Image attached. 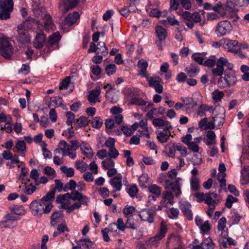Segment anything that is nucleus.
<instances>
[{"label": "nucleus", "mask_w": 249, "mask_h": 249, "mask_svg": "<svg viewBox=\"0 0 249 249\" xmlns=\"http://www.w3.org/2000/svg\"><path fill=\"white\" fill-rule=\"evenodd\" d=\"M178 171L174 169L169 171L167 174L168 179L165 181V188L166 189H171L175 193L177 197H179L181 195V182L182 179L180 178H177Z\"/></svg>", "instance_id": "f257e3e1"}, {"label": "nucleus", "mask_w": 249, "mask_h": 249, "mask_svg": "<svg viewBox=\"0 0 249 249\" xmlns=\"http://www.w3.org/2000/svg\"><path fill=\"white\" fill-rule=\"evenodd\" d=\"M32 213L35 216H41L43 214H47L51 211L50 203H45L40 199L33 201L30 205Z\"/></svg>", "instance_id": "f03ea898"}, {"label": "nucleus", "mask_w": 249, "mask_h": 249, "mask_svg": "<svg viewBox=\"0 0 249 249\" xmlns=\"http://www.w3.org/2000/svg\"><path fill=\"white\" fill-rule=\"evenodd\" d=\"M224 66L229 70H232L233 65L229 62V60L224 57H220L216 61V67L212 69V72L213 76L221 77L224 71Z\"/></svg>", "instance_id": "7ed1b4c3"}, {"label": "nucleus", "mask_w": 249, "mask_h": 249, "mask_svg": "<svg viewBox=\"0 0 249 249\" xmlns=\"http://www.w3.org/2000/svg\"><path fill=\"white\" fill-rule=\"evenodd\" d=\"M14 49L9 38L6 37L0 38V54L4 58L10 59L13 54Z\"/></svg>", "instance_id": "20e7f679"}, {"label": "nucleus", "mask_w": 249, "mask_h": 249, "mask_svg": "<svg viewBox=\"0 0 249 249\" xmlns=\"http://www.w3.org/2000/svg\"><path fill=\"white\" fill-rule=\"evenodd\" d=\"M13 0H0V19H7L13 10Z\"/></svg>", "instance_id": "39448f33"}, {"label": "nucleus", "mask_w": 249, "mask_h": 249, "mask_svg": "<svg viewBox=\"0 0 249 249\" xmlns=\"http://www.w3.org/2000/svg\"><path fill=\"white\" fill-rule=\"evenodd\" d=\"M167 232V225L164 221H162L160 223V229L159 233L155 236L150 238L146 241V243L151 247H157L160 241L165 237Z\"/></svg>", "instance_id": "423d86ee"}, {"label": "nucleus", "mask_w": 249, "mask_h": 249, "mask_svg": "<svg viewBox=\"0 0 249 249\" xmlns=\"http://www.w3.org/2000/svg\"><path fill=\"white\" fill-rule=\"evenodd\" d=\"M71 144H68L64 140H61L58 144V148L55 150L56 153H63V156H66L69 151H75L78 148V142L76 140L71 142Z\"/></svg>", "instance_id": "0eeeda50"}, {"label": "nucleus", "mask_w": 249, "mask_h": 249, "mask_svg": "<svg viewBox=\"0 0 249 249\" xmlns=\"http://www.w3.org/2000/svg\"><path fill=\"white\" fill-rule=\"evenodd\" d=\"M185 25L190 29L194 26V22H199L201 21V17L198 12L191 13L188 11H185L182 14Z\"/></svg>", "instance_id": "6e6552de"}, {"label": "nucleus", "mask_w": 249, "mask_h": 249, "mask_svg": "<svg viewBox=\"0 0 249 249\" xmlns=\"http://www.w3.org/2000/svg\"><path fill=\"white\" fill-rule=\"evenodd\" d=\"M232 29V25L230 21L227 20H222L216 26L215 33L218 37H221L229 34Z\"/></svg>", "instance_id": "1a4fd4ad"}, {"label": "nucleus", "mask_w": 249, "mask_h": 249, "mask_svg": "<svg viewBox=\"0 0 249 249\" xmlns=\"http://www.w3.org/2000/svg\"><path fill=\"white\" fill-rule=\"evenodd\" d=\"M18 218L17 216L11 213L5 214L2 220L0 221V227L2 228H14L17 226V220Z\"/></svg>", "instance_id": "9d476101"}, {"label": "nucleus", "mask_w": 249, "mask_h": 249, "mask_svg": "<svg viewBox=\"0 0 249 249\" xmlns=\"http://www.w3.org/2000/svg\"><path fill=\"white\" fill-rule=\"evenodd\" d=\"M236 77L234 74H228L225 76H221L217 81L219 88L223 89L233 86L236 82Z\"/></svg>", "instance_id": "9b49d317"}, {"label": "nucleus", "mask_w": 249, "mask_h": 249, "mask_svg": "<svg viewBox=\"0 0 249 249\" xmlns=\"http://www.w3.org/2000/svg\"><path fill=\"white\" fill-rule=\"evenodd\" d=\"M156 214V209H144L139 212V215L142 221L152 223Z\"/></svg>", "instance_id": "f8f14e48"}, {"label": "nucleus", "mask_w": 249, "mask_h": 249, "mask_svg": "<svg viewBox=\"0 0 249 249\" xmlns=\"http://www.w3.org/2000/svg\"><path fill=\"white\" fill-rule=\"evenodd\" d=\"M238 42L236 40H230L228 38L224 39L223 47L227 50L228 52L235 54L238 53L239 51Z\"/></svg>", "instance_id": "ddd939ff"}, {"label": "nucleus", "mask_w": 249, "mask_h": 249, "mask_svg": "<svg viewBox=\"0 0 249 249\" xmlns=\"http://www.w3.org/2000/svg\"><path fill=\"white\" fill-rule=\"evenodd\" d=\"M150 87H153L155 89V91L159 93H160L163 91V87L160 84L161 82V79L158 76H153L149 77L147 76V77H145Z\"/></svg>", "instance_id": "4468645a"}, {"label": "nucleus", "mask_w": 249, "mask_h": 249, "mask_svg": "<svg viewBox=\"0 0 249 249\" xmlns=\"http://www.w3.org/2000/svg\"><path fill=\"white\" fill-rule=\"evenodd\" d=\"M78 3V0H62L59 3V9L62 13H66L75 7Z\"/></svg>", "instance_id": "2eb2a0df"}, {"label": "nucleus", "mask_w": 249, "mask_h": 249, "mask_svg": "<svg viewBox=\"0 0 249 249\" xmlns=\"http://www.w3.org/2000/svg\"><path fill=\"white\" fill-rule=\"evenodd\" d=\"M32 10L35 16L42 18L47 14L45 9L41 5L39 0H34L32 4Z\"/></svg>", "instance_id": "dca6fc26"}, {"label": "nucleus", "mask_w": 249, "mask_h": 249, "mask_svg": "<svg viewBox=\"0 0 249 249\" xmlns=\"http://www.w3.org/2000/svg\"><path fill=\"white\" fill-rule=\"evenodd\" d=\"M123 177L121 174H118L116 176L110 178L109 183L113 189L112 192H119L122 188Z\"/></svg>", "instance_id": "f3484780"}, {"label": "nucleus", "mask_w": 249, "mask_h": 249, "mask_svg": "<svg viewBox=\"0 0 249 249\" xmlns=\"http://www.w3.org/2000/svg\"><path fill=\"white\" fill-rule=\"evenodd\" d=\"M179 209L183 213L184 216L189 220L193 219V213L191 210V205L187 201H181L179 202Z\"/></svg>", "instance_id": "a211bd4d"}, {"label": "nucleus", "mask_w": 249, "mask_h": 249, "mask_svg": "<svg viewBox=\"0 0 249 249\" xmlns=\"http://www.w3.org/2000/svg\"><path fill=\"white\" fill-rule=\"evenodd\" d=\"M71 194L69 193H66L63 195H59L56 198V202L61 204V206L63 209L69 211V208L71 206L70 202Z\"/></svg>", "instance_id": "6ab92c4d"}, {"label": "nucleus", "mask_w": 249, "mask_h": 249, "mask_svg": "<svg viewBox=\"0 0 249 249\" xmlns=\"http://www.w3.org/2000/svg\"><path fill=\"white\" fill-rule=\"evenodd\" d=\"M60 39V35L59 33L55 32L50 36L46 45L48 48H53V49L58 48V44Z\"/></svg>", "instance_id": "aec40b11"}, {"label": "nucleus", "mask_w": 249, "mask_h": 249, "mask_svg": "<svg viewBox=\"0 0 249 249\" xmlns=\"http://www.w3.org/2000/svg\"><path fill=\"white\" fill-rule=\"evenodd\" d=\"M152 124L155 127H163V130H170L173 128L169 122L161 118L154 119Z\"/></svg>", "instance_id": "412c9836"}, {"label": "nucleus", "mask_w": 249, "mask_h": 249, "mask_svg": "<svg viewBox=\"0 0 249 249\" xmlns=\"http://www.w3.org/2000/svg\"><path fill=\"white\" fill-rule=\"evenodd\" d=\"M70 194L71 199L74 201H82L83 205H87L89 201V197L83 195L82 194L77 191H73Z\"/></svg>", "instance_id": "4be33fe9"}, {"label": "nucleus", "mask_w": 249, "mask_h": 249, "mask_svg": "<svg viewBox=\"0 0 249 249\" xmlns=\"http://www.w3.org/2000/svg\"><path fill=\"white\" fill-rule=\"evenodd\" d=\"M222 1L223 3V5H224L225 10L230 12L233 11V8L235 6H242L239 4L241 2L240 0H222Z\"/></svg>", "instance_id": "5701e85b"}, {"label": "nucleus", "mask_w": 249, "mask_h": 249, "mask_svg": "<svg viewBox=\"0 0 249 249\" xmlns=\"http://www.w3.org/2000/svg\"><path fill=\"white\" fill-rule=\"evenodd\" d=\"M220 112L219 114H214V116L213 117V121L215 124H217V126L219 127L222 125L224 123V109L223 107H219L217 108Z\"/></svg>", "instance_id": "b1692460"}, {"label": "nucleus", "mask_w": 249, "mask_h": 249, "mask_svg": "<svg viewBox=\"0 0 249 249\" xmlns=\"http://www.w3.org/2000/svg\"><path fill=\"white\" fill-rule=\"evenodd\" d=\"M101 93V90L99 88L96 87L95 89L90 91L88 94V100L91 104H95L97 102H100L99 96Z\"/></svg>", "instance_id": "393cba45"}, {"label": "nucleus", "mask_w": 249, "mask_h": 249, "mask_svg": "<svg viewBox=\"0 0 249 249\" xmlns=\"http://www.w3.org/2000/svg\"><path fill=\"white\" fill-rule=\"evenodd\" d=\"M157 139L162 143L166 142L169 140L170 136L171 135L170 130H163V131L157 132Z\"/></svg>", "instance_id": "a878e982"}, {"label": "nucleus", "mask_w": 249, "mask_h": 249, "mask_svg": "<svg viewBox=\"0 0 249 249\" xmlns=\"http://www.w3.org/2000/svg\"><path fill=\"white\" fill-rule=\"evenodd\" d=\"M45 42V37L44 35L42 33H38L34 41V46L36 48L40 49L44 46Z\"/></svg>", "instance_id": "bb28decb"}, {"label": "nucleus", "mask_w": 249, "mask_h": 249, "mask_svg": "<svg viewBox=\"0 0 249 249\" xmlns=\"http://www.w3.org/2000/svg\"><path fill=\"white\" fill-rule=\"evenodd\" d=\"M148 63L143 59L139 60L138 62V67L141 69L139 71V74L142 77H147V68Z\"/></svg>", "instance_id": "cd10ccee"}, {"label": "nucleus", "mask_w": 249, "mask_h": 249, "mask_svg": "<svg viewBox=\"0 0 249 249\" xmlns=\"http://www.w3.org/2000/svg\"><path fill=\"white\" fill-rule=\"evenodd\" d=\"M81 150L83 154L86 155L88 158H91L93 153L90 146L86 142H82L80 145Z\"/></svg>", "instance_id": "c85d7f7f"}, {"label": "nucleus", "mask_w": 249, "mask_h": 249, "mask_svg": "<svg viewBox=\"0 0 249 249\" xmlns=\"http://www.w3.org/2000/svg\"><path fill=\"white\" fill-rule=\"evenodd\" d=\"M80 15L77 12H73L67 16L65 18V23L68 26H71L77 21Z\"/></svg>", "instance_id": "c756f323"}, {"label": "nucleus", "mask_w": 249, "mask_h": 249, "mask_svg": "<svg viewBox=\"0 0 249 249\" xmlns=\"http://www.w3.org/2000/svg\"><path fill=\"white\" fill-rule=\"evenodd\" d=\"M174 202V197L173 194L169 192H164L163 193L162 202L165 206L173 205Z\"/></svg>", "instance_id": "7c9ffc66"}, {"label": "nucleus", "mask_w": 249, "mask_h": 249, "mask_svg": "<svg viewBox=\"0 0 249 249\" xmlns=\"http://www.w3.org/2000/svg\"><path fill=\"white\" fill-rule=\"evenodd\" d=\"M155 33L160 41L165 39L167 36V31L161 26H157L155 28Z\"/></svg>", "instance_id": "2f4dec72"}, {"label": "nucleus", "mask_w": 249, "mask_h": 249, "mask_svg": "<svg viewBox=\"0 0 249 249\" xmlns=\"http://www.w3.org/2000/svg\"><path fill=\"white\" fill-rule=\"evenodd\" d=\"M40 22L35 20L32 18H29L25 21H23L20 24L22 25L27 30L32 29L35 25H39Z\"/></svg>", "instance_id": "473e14b6"}, {"label": "nucleus", "mask_w": 249, "mask_h": 249, "mask_svg": "<svg viewBox=\"0 0 249 249\" xmlns=\"http://www.w3.org/2000/svg\"><path fill=\"white\" fill-rule=\"evenodd\" d=\"M10 160V162H7L6 163V166H7L9 168H14L16 164L17 165L18 167H20L21 166L24 165V162L20 161L18 159V156L16 155H14L12 159Z\"/></svg>", "instance_id": "72a5a7b5"}, {"label": "nucleus", "mask_w": 249, "mask_h": 249, "mask_svg": "<svg viewBox=\"0 0 249 249\" xmlns=\"http://www.w3.org/2000/svg\"><path fill=\"white\" fill-rule=\"evenodd\" d=\"M89 121L88 118L82 116L77 119L75 122H74V127L76 128L82 127L87 125L89 123Z\"/></svg>", "instance_id": "f704fd0d"}, {"label": "nucleus", "mask_w": 249, "mask_h": 249, "mask_svg": "<svg viewBox=\"0 0 249 249\" xmlns=\"http://www.w3.org/2000/svg\"><path fill=\"white\" fill-rule=\"evenodd\" d=\"M78 245L83 247L85 246L88 249H94L96 246L95 243L89 238L81 239L78 241Z\"/></svg>", "instance_id": "c9c22d12"}, {"label": "nucleus", "mask_w": 249, "mask_h": 249, "mask_svg": "<svg viewBox=\"0 0 249 249\" xmlns=\"http://www.w3.org/2000/svg\"><path fill=\"white\" fill-rule=\"evenodd\" d=\"M241 181L242 184L249 183V166H245L241 171Z\"/></svg>", "instance_id": "e433bc0d"}, {"label": "nucleus", "mask_w": 249, "mask_h": 249, "mask_svg": "<svg viewBox=\"0 0 249 249\" xmlns=\"http://www.w3.org/2000/svg\"><path fill=\"white\" fill-rule=\"evenodd\" d=\"M42 18L45 20L44 27L46 30L49 31L53 29L54 24L53 22L52 18L49 14H47Z\"/></svg>", "instance_id": "4c0bfd02"}, {"label": "nucleus", "mask_w": 249, "mask_h": 249, "mask_svg": "<svg viewBox=\"0 0 249 249\" xmlns=\"http://www.w3.org/2000/svg\"><path fill=\"white\" fill-rule=\"evenodd\" d=\"M10 211L17 215H23L25 213L24 207L22 206L13 205L9 208Z\"/></svg>", "instance_id": "58836bf2"}, {"label": "nucleus", "mask_w": 249, "mask_h": 249, "mask_svg": "<svg viewBox=\"0 0 249 249\" xmlns=\"http://www.w3.org/2000/svg\"><path fill=\"white\" fill-rule=\"evenodd\" d=\"M131 103L138 106H144L145 108L151 107L153 106V103L145 102L140 98H134L131 100Z\"/></svg>", "instance_id": "ea45409f"}, {"label": "nucleus", "mask_w": 249, "mask_h": 249, "mask_svg": "<svg viewBox=\"0 0 249 249\" xmlns=\"http://www.w3.org/2000/svg\"><path fill=\"white\" fill-rule=\"evenodd\" d=\"M108 54V49L104 42H99L97 44V54H101L104 56Z\"/></svg>", "instance_id": "a19ab883"}, {"label": "nucleus", "mask_w": 249, "mask_h": 249, "mask_svg": "<svg viewBox=\"0 0 249 249\" xmlns=\"http://www.w3.org/2000/svg\"><path fill=\"white\" fill-rule=\"evenodd\" d=\"M55 195V192L54 190H52L49 192H48L45 196H43L42 198L40 199L42 200L45 203H50L51 205V210L53 208V204L52 203V201L53 200V199Z\"/></svg>", "instance_id": "79ce46f5"}, {"label": "nucleus", "mask_w": 249, "mask_h": 249, "mask_svg": "<svg viewBox=\"0 0 249 249\" xmlns=\"http://www.w3.org/2000/svg\"><path fill=\"white\" fill-rule=\"evenodd\" d=\"M62 213L60 211L54 212L51 216V224L52 226H55L57 222L62 218Z\"/></svg>", "instance_id": "37998d69"}, {"label": "nucleus", "mask_w": 249, "mask_h": 249, "mask_svg": "<svg viewBox=\"0 0 249 249\" xmlns=\"http://www.w3.org/2000/svg\"><path fill=\"white\" fill-rule=\"evenodd\" d=\"M221 233L220 236L218 238L219 243L222 245L224 248H227V244L226 243V239L228 237V233L227 231L221 230L220 231Z\"/></svg>", "instance_id": "c03bdc74"}, {"label": "nucleus", "mask_w": 249, "mask_h": 249, "mask_svg": "<svg viewBox=\"0 0 249 249\" xmlns=\"http://www.w3.org/2000/svg\"><path fill=\"white\" fill-rule=\"evenodd\" d=\"M200 180L198 177H191L190 184L191 189L194 191H197L199 188Z\"/></svg>", "instance_id": "a18cd8bd"}, {"label": "nucleus", "mask_w": 249, "mask_h": 249, "mask_svg": "<svg viewBox=\"0 0 249 249\" xmlns=\"http://www.w3.org/2000/svg\"><path fill=\"white\" fill-rule=\"evenodd\" d=\"M203 249H214V244L210 238L205 239L202 242Z\"/></svg>", "instance_id": "49530a36"}, {"label": "nucleus", "mask_w": 249, "mask_h": 249, "mask_svg": "<svg viewBox=\"0 0 249 249\" xmlns=\"http://www.w3.org/2000/svg\"><path fill=\"white\" fill-rule=\"evenodd\" d=\"M127 217L126 221V228L131 229L132 230L137 229V225L134 222V215H129Z\"/></svg>", "instance_id": "de8ad7c7"}, {"label": "nucleus", "mask_w": 249, "mask_h": 249, "mask_svg": "<svg viewBox=\"0 0 249 249\" xmlns=\"http://www.w3.org/2000/svg\"><path fill=\"white\" fill-rule=\"evenodd\" d=\"M88 166V164L83 160H77L75 162V167L82 172H85Z\"/></svg>", "instance_id": "09e8293b"}, {"label": "nucleus", "mask_w": 249, "mask_h": 249, "mask_svg": "<svg viewBox=\"0 0 249 249\" xmlns=\"http://www.w3.org/2000/svg\"><path fill=\"white\" fill-rule=\"evenodd\" d=\"M148 191L152 194L159 196L161 194V188L156 184H152L148 188Z\"/></svg>", "instance_id": "8fccbe9b"}, {"label": "nucleus", "mask_w": 249, "mask_h": 249, "mask_svg": "<svg viewBox=\"0 0 249 249\" xmlns=\"http://www.w3.org/2000/svg\"><path fill=\"white\" fill-rule=\"evenodd\" d=\"M60 170L67 177L71 178L74 175V170L71 167L68 168L66 166H63L60 167Z\"/></svg>", "instance_id": "3c124183"}, {"label": "nucleus", "mask_w": 249, "mask_h": 249, "mask_svg": "<svg viewBox=\"0 0 249 249\" xmlns=\"http://www.w3.org/2000/svg\"><path fill=\"white\" fill-rule=\"evenodd\" d=\"M76 187V182L73 179H71L67 183L63 188L64 192H67L69 190L74 191Z\"/></svg>", "instance_id": "603ef678"}, {"label": "nucleus", "mask_w": 249, "mask_h": 249, "mask_svg": "<svg viewBox=\"0 0 249 249\" xmlns=\"http://www.w3.org/2000/svg\"><path fill=\"white\" fill-rule=\"evenodd\" d=\"M114 162L112 158H107L102 162V166L104 169H107L114 166Z\"/></svg>", "instance_id": "864d4df0"}, {"label": "nucleus", "mask_w": 249, "mask_h": 249, "mask_svg": "<svg viewBox=\"0 0 249 249\" xmlns=\"http://www.w3.org/2000/svg\"><path fill=\"white\" fill-rule=\"evenodd\" d=\"M25 150L26 144L23 141H18L17 143L16 147L13 148V151L15 152L24 151Z\"/></svg>", "instance_id": "5fc2aeb1"}, {"label": "nucleus", "mask_w": 249, "mask_h": 249, "mask_svg": "<svg viewBox=\"0 0 249 249\" xmlns=\"http://www.w3.org/2000/svg\"><path fill=\"white\" fill-rule=\"evenodd\" d=\"M226 12H225L219 15V14L215 12L209 13L207 15V18L208 20L212 21L218 19L220 18V16L224 17L226 15Z\"/></svg>", "instance_id": "6e6d98bb"}, {"label": "nucleus", "mask_w": 249, "mask_h": 249, "mask_svg": "<svg viewBox=\"0 0 249 249\" xmlns=\"http://www.w3.org/2000/svg\"><path fill=\"white\" fill-rule=\"evenodd\" d=\"M177 143H173V144L169 147V150L167 154L168 157L174 158L176 157V152L177 151Z\"/></svg>", "instance_id": "4d7b16f0"}, {"label": "nucleus", "mask_w": 249, "mask_h": 249, "mask_svg": "<svg viewBox=\"0 0 249 249\" xmlns=\"http://www.w3.org/2000/svg\"><path fill=\"white\" fill-rule=\"evenodd\" d=\"M205 111H209L210 112L213 111V107L205 104L201 105L199 107V110L198 111L197 114L198 115L202 116Z\"/></svg>", "instance_id": "13d9d810"}, {"label": "nucleus", "mask_w": 249, "mask_h": 249, "mask_svg": "<svg viewBox=\"0 0 249 249\" xmlns=\"http://www.w3.org/2000/svg\"><path fill=\"white\" fill-rule=\"evenodd\" d=\"M40 146L42 148L43 155L45 159H51L52 153L46 148L47 144L45 142H41Z\"/></svg>", "instance_id": "bf43d9fd"}, {"label": "nucleus", "mask_w": 249, "mask_h": 249, "mask_svg": "<svg viewBox=\"0 0 249 249\" xmlns=\"http://www.w3.org/2000/svg\"><path fill=\"white\" fill-rule=\"evenodd\" d=\"M92 126L96 129L100 128L103 124V121L99 117H95L92 118L91 121Z\"/></svg>", "instance_id": "052dcab7"}, {"label": "nucleus", "mask_w": 249, "mask_h": 249, "mask_svg": "<svg viewBox=\"0 0 249 249\" xmlns=\"http://www.w3.org/2000/svg\"><path fill=\"white\" fill-rule=\"evenodd\" d=\"M169 243H176L178 246L181 244V238L177 235H172L168 238L167 242V244Z\"/></svg>", "instance_id": "680f3d73"}, {"label": "nucleus", "mask_w": 249, "mask_h": 249, "mask_svg": "<svg viewBox=\"0 0 249 249\" xmlns=\"http://www.w3.org/2000/svg\"><path fill=\"white\" fill-rule=\"evenodd\" d=\"M216 197V194L215 193H208L206 194V196L205 198V202L207 205H209L213 203H215V200L213 199V198H215Z\"/></svg>", "instance_id": "e2e57ef3"}, {"label": "nucleus", "mask_w": 249, "mask_h": 249, "mask_svg": "<svg viewBox=\"0 0 249 249\" xmlns=\"http://www.w3.org/2000/svg\"><path fill=\"white\" fill-rule=\"evenodd\" d=\"M136 209L135 207L130 205H126L123 210L124 214L127 217L129 215H132L135 212Z\"/></svg>", "instance_id": "0e129e2a"}, {"label": "nucleus", "mask_w": 249, "mask_h": 249, "mask_svg": "<svg viewBox=\"0 0 249 249\" xmlns=\"http://www.w3.org/2000/svg\"><path fill=\"white\" fill-rule=\"evenodd\" d=\"M116 67L114 64H110L105 68V71L108 76L114 74L116 72Z\"/></svg>", "instance_id": "69168bd1"}, {"label": "nucleus", "mask_w": 249, "mask_h": 249, "mask_svg": "<svg viewBox=\"0 0 249 249\" xmlns=\"http://www.w3.org/2000/svg\"><path fill=\"white\" fill-rule=\"evenodd\" d=\"M177 151H178L180 154V156L185 157L187 155V148L180 143H177Z\"/></svg>", "instance_id": "338daca9"}, {"label": "nucleus", "mask_w": 249, "mask_h": 249, "mask_svg": "<svg viewBox=\"0 0 249 249\" xmlns=\"http://www.w3.org/2000/svg\"><path fill=\"white\" fill-rule=\"evenodd\" d=\"M148 181V177L146 174H142L139 178V182L141 187H145Z\"/></svg>", "instance_id": "774afa93"}]
</instances>
